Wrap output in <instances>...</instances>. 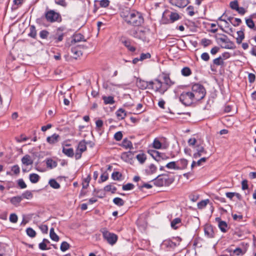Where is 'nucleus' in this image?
I'll return each instance as SVG.
<instances>
[{
	"mask_svg": "<svg viewBox=\"0 0 256 256\" xmlns=\"http://www.w3.org/2000/svg\"><path fill=\"white\" fill-rule=\"evenodd\" d=\"M18 184L20 188L22 189L25 188L27 186L26 184L22 179L18 180Z\"/></svg>",
	"mask_w": 256,
	"mask_h": 256,
	"instance_id": "obj_59",
	"label": "nucleus"
},
{
	"mask_svg": "<svg viewBox=\"0 0 256 256\" xmlns=\"http://www.w3.org/2000/svg\"><path fill=\"white\" fill-rule=\"evenodd\" d=\"M100 232L102 233L104 238L109 244L113 245L116 243L118 240V236L116 234L109 232L107 228H101Z\"/></svg>",
	"mask_w": 256,
	"mask_h": 256,
	"instance_id": "obj_6",
	"label": "nucleus"
},
{
	"mask_svg": "<svg viewBox=\"0 0 256 256\" xmlns=\"http://www.w3.org/2000/svg\"><path fill=\"white\" fill-rule=\"evenodd\" d=\"M120 16L128 24L134 26H140L144 22L142 14L136 10L123 9Z\"/></svg>",
	"mask_w": 256,
	"mask_h": 256,
	"instance_id": "obj_1",
	"label": "nucleus"
},
{
	"mask_svg": "<svg viewBox=\"0 0 256 256\" xmlns=\"http://www.w3.org/2000/svg\"><path fill=\"white\" fill-rule=\"evenodd\" d=\"M54 2L56 4L64 8H66L68 5L66 0H54Z\"/></svg>",
	"mask_w": 256,
	"mask_h": 256,
	"instance_id": "obj_53",
	"label": "nucleus"
},
{
	"mask_svg": "<svg viewBox=\"0 0 256 256\" xmlns=\"http://www.w3.org/2000/svg\"><path fill=\"white\" fill-rule=\"evenodd\" d=\"M210 200L208 199L202 200L198 203V208L199 209H202L206 206Z\"/></svg>",
	"mask_w": 256,
	"mask_h": 256,
	"instance_id": "obj_39",
	"label": "nucleus"
},
{
	"mask_svg": "<svg viewBox=\"0 0 256 256\" xmlns=\"http://www.w3.org/2000/svg\"><path fill=\"white\" fill-rule=\"evenodd\" d=\"M238 38H236V42L238 44L242 43V40L244 38V29L242 28L241 30L237 32Z\"/></svg>",
	"mask_w": 256,
	"mask_h": 256,
	"instance_id": "obj_23",
	"label": "nucleus"
},
{
	"mask_svg": "<svg viewBox=\"0 0 256 256\" xmlns=\"http://www.w3.org/2000/svg\"><path fill=\"white\" fill-rule=\"evenodd\" d=\"M153 180H154V184L156 186H167L172 184L174 182V178H170L166 174H162L158 176Z\"/></svg>",
	"mask_w": 256,
	"mask_h": 256,
	"instance_id": "obj_4",
	"label": "nucleus"
},
{
	"mask_svg": "<svg viewBox=\"0 0 256 256\" xmlns=\"http://www.w3.org/2000/svg\"><path fill=\"white\" fill-rule=\"evenodd\" d=\"M213 64L217 66H224V62L222 58L220 56L213 60Z\"/></svg>",
	"mask_w": 256,
	"mask_h": 256,
	"instance_id": "obj_30",
	"label": "nucleus"
},
{
	"mask_svg": "<svg viewBox=\"0 0 256 256\" xmlns=\"http://www.w3.org/2000/svg\"><path fill=\"white\" fill-rule=\"evenodd\" d=\"M117 117L119 119H124L126 116V112L122 108H120L116 112Z\"/></svg>",
	"mask_w": 256,
	"mask_h": 256,
	"instance_id": "obj_29",
	"label": "nucleus"
},
{
	"mask_svg": "<svg viewBox=\"0 0 256 256\" xmlns=\"http://www.w3.org/2000/svg\"><path fill=\"white\" fill-rule=\"evenodd\" d=\"M100 2V5L102 8H106L108 7L110 3L109 0H101L100 1L96 0L94 2Z\"/></svg>",
	"mask_w": 256,
	"mask_h": 256,
	"instance_id": "obj_45",
	"label": "nucleus"
},
{
	"mask_svg": "<svg viewBox=\"0 0 256 256\" xmlns=\"http://www.w3.org/2000/svg\"><path fill=\"white\" fill-rule=\"evenodd\" d=\"M51 187L54 189H58L60 188V184L54 179H51L48 182Z\"/></svg>",
	"mask_w": 256,
	"mask_h": 256,
	"instance_id": "obj_37",
	"label": "nucleus"
},
{
	"mask_svg": "<svg viewBox=\"0 0 256 256\" xmlns=\"http://www.w3.org/2000/svg\"><path fill=\"white\" fill-rule=\"evenodd\" d=\"M60 139L58 134H54L52 136H48L46 138V142L50 144H54L58 142Z\"/></svg>",
	"mask_w": 256,
	"mask_h": 256,
	"instance_id": "obj_18",
	"label": "nucleus"
},
{
	"mask_svg": "<svg viewBox=\"0 0 256 256\" xmlns=\"http://www.w3.org/2000/svg\"><path fill=\"white\" fill-rule=\"evenodd\" d=\"M18 216L15 214H12L10 216V221L12 223H16L18 222Z\"/></svg>",
	"mask_w": 256,
	"mask_h": 256,
	"instance_id": "obj_57",
	"label": "nucleus"
},
{
	"mask_svg": "<svg viewBox=\"0 0 256 256\" xmlns=\"http://www.w3.org/2000/svg\"><path fill=\"white\" fill-rule=\"evenodd\" d=\"M108 178V174L106 172H104L101 174L100 178V180H99V182H104L106 181Z\"/></svg>",
	"mask_w": 256,
	"mask_h": 256,
	"instance_id": "obj_61",
	"label": "nucleus"
},
{
	"mask_svg": "<svg viewBox=\"0 0 256 256\" xmlns=\"http://www.w3.org/2000/svg\"><path fill=\"white\" fill-rule=\"evenodd\" d=\"M164 244L166 245L167 246H170V248H174L176 246V242L168 240L164 241Z\"/></svg>",
	"mask_w": 256,
	"mask_h": 256,
	"instance_id": "obj_51",
	"label": "nucleus"
},
{
	"mask_svg": "<svg viewBox=\"0 0 256 256\" xmlns=\"http://www.w3.org/2000/svg\"><path fill=\"white\" fill-rule=\"evenodd\" d=\"M49 32L46 30H42L40 33V36L42 38L45 39L46 38Z\"/></svg>",
	"mask_w": 256,
	"mask_h": 256,
	"instance_id": "obj_62",
	"label": "nucleus"
},
{
	"mask_svg": "<svg viewBox=\"0 0 256 256\" xmlns=\"http://www.w3.org/2000/svg\"><path fill=\"white\" fill-rule=\"evenodd\" d=\"M26 234L31 238H34L36 235V232L31 228H28L26 230Z\"/></svg>",
	"mask_w": 256,
	"mask_h": 256,
	"instance_id": "obj_49",
	"label": "nucleus"
},
{
	"mask_svg": "<svg viewBox=\"0 0 256 256\" xmlns=\"http://www.w3.org/2000/svg\"><path fill=\"white\" fill-rule=\"evenodd\" d=\"M129 33L134 38L145 41L147 39L146 36L149 32L145 28H132L129 31Z\"/></svg>",
	"mask_w": 256,
	"mask_h": 256,
	"instance_id": "obj_5",
	"label": "nucleus"
},
{
	"mask_svg": "<svg viewBox=\"0 0 256 256\" xmlns=\"http://www.w3.org/2000/svg\"><path fill=\"white\" fill-rule=\"evenodd\" d=\"M22 164L25 166H28L32 165L33 164V160L32 157L28 154H26L22 158Z\"/></svg>",
	"mask_w": 256,
	"mask_h": 256,
	"instance_id": "obj_16",
	"label": "nucleus"
},
{
	"mask_svg": "<svg viewBox=\"0 0 256 256\" xmlns=\"http://www.w3.org/2000/svg\"><path fill=\"white\" fill-rule=\"evenodd\" d=\"M242 22V20L239 18H235L233 22H231V24L234 26H238Z\"/></svg>",
	"mask_w": 256,
	"mask_h": 256,
	"instance_id": "obj_64",
	"label": "nucleus"
},
{
	"mask_svg": "<svg viewBox=\"0 0 256 256\" xmlns=\"http://www.w3.org/2000/svg\"><path fill=\"white\" fill-rule=\"evenodd\" d=\"M45 17L46 20L50 22H60L62 20L60 14L54 10L46 11L45 13Z\"/></svg>",
	"mask_w": 256,
	"mask_h": 256,
	"instance_id": "obj_8",
	"label": "nucleus"
},
{
	"mask_svg": "<svg viewBox=\"0 0 256 256\" xmlns=\"http://www.w3.org/2000/svg\"><path fill=\"white\" fill-rule=\"evenodd\" d=\"M180 101L185 106H190L196 102L191 92H183L180 96Z\"/></svg>",
	"mask_w": 256,
	"mask_h": 256,
	"instance_id": "obj_7",
	"label": "nucleus"
},
{
	"mask_svg": "<svg viewBox=\"0 0 256 256\" xmlns=\"http://www.w3.org/2000/svg\"><path fill=\"white\" fill-rule=\"evenodd\" d=\"M113 202L115 204L118 206H122L124 204V200L122 198L118 197L114 198Z\"/></svg>",
	"mask_w": 256,
	"mask_h": 256,
	"instance_id": "obj_42",
	"label": "nucleus"
},
{
	"mask_svg": "<svg viewBox=\"0 0 256 256\" xmlns=\"http://www.w3.org/2000/svg\"><path fill=\"white\" fill-rule=\"evenodd\" d=\"M218 226L222 232H226L228 224L226 222H220V224H218Z\"/></svg>",
	"mask_w": 256,
	"mask_h": 256,
	"instance_id": "obj_35",
	"label": "nucleus"
},
{
	"mask_svg": "<svg viewBox=\"0 0 256 256\" xmlns=\"http://www.w3.org/2000/svg\"><path fill=\"white\" fill-rule=\"evenodd\" d=\"M70 248V244L66 242H63L60 245V249L62 252H65Z\"/></svg>",
	"mask_w": 256,
	"mask_h": 256,
	"instance_id": "obj_47",
	"label": "nucleus"
},
{
	"mask_svg": "<svg viewBox=\"0 0 256 256\" xmlns=\"http://www.w3.org/2000/svg\"><path fill=\"white\" fill-rule=\"evenodd\" d=\"M46 164L48 168H52L57 166V162L51 158L48 159L46 161Z\"/></svg>",
	"mask_w": 256,
	"mask_h": 256,
	"instance_id": "obj_34",
	"label": "nucleus"
},
{
	"mask_svg": "<svg viewBox=\"0 0 256 256\" xmlns=\"http://www.w3.org/2000/svg\"><path fill=\"white\" fill-rule=\"evenodd\" d=\"M11 170L14 174L18 175L20 172V168L18 165H14L11 168Z\"/></svg>",
	"mask_w": 256,
	"mask_h": 256,
	"instance_id": "obj_50",
	"label": "nucleus"
},
{
	"mask_svg": "<svg viewBox=\"0 0 256 256\" xmlns=\"http://www.w3.org/2000/svg\"><path fill=\"white\" fill-rule=\"evenodd\" d=\"M22 200V199L21 196H18L12 198H10V202L12 204L16 206L19 204V203L21 202Z\"/></svg>",
	"mask_w": 256,
	"mask_h": 256,
	"instance_id": "obj_27",
	"label": "nucleus"
},
{
	"mask_svg": "<svg viewBox=\"0 0 256 256\" xmlns=\"http://www.w3.org/2000/svg\"><path fill=\"white\" fill-rule=\"evenodd\" d=\"M181 222L182 220L180 218H175L171 222V227L174 230H176L180 226Z\"/></svg>",
	"mask_w": 256,
	"mask_h": 256,
	"instance_id": "obj_21",
	"label": "nucleus"
},
{
	"mask_svg": "<svg viewBox=\"0 0 256 256\" xmlns=\"http://www.w3.org/2000/svg\"><path fill=\"white\" fill-rule=\"evenodd\" d=\"M121 146L126 149L132 150L134 148L132 142L126 138L123 140Z\"/></svg>",
	"mask_w": 256,
	"mask_h": 256,
	"instance_id": "obj_19",
	"label": "nucleus"
},
{
	"mask_svg": "<svg viewBox=\"0 0 256 256\" xmlns=\"http://www.w3.org/2000/svg\"><path fill=\"white\" fill-rule=\"evenodd\" d=\"M150 84L152 90H154L155 92H158L161 94H164L168 89L164 82L158 79H155L154 80H152Z\"/></svg>",
	"mask_w": 256,
	"mask_h": 256,
	"instance_id": "obj_3",
	"label": "nucleus"
},
{
	"mask_svg": "<svg viewBox=\"0 0 256 256\" xmlns=\"http://www.w3.org/2000/svg\"><path fill=\"white\" fill-rule=\"evenodd\" d=\"M195 148L196 150V152L194 154V158H197L200 157L202 154L206 153V150L200 144H197L195 146Z\"/></svg>",
	"mask_w": 256,
	"mask_h": 256,
	"instance_id": "obj_12",
	"label": "nucleus"
},
{
	"mask_svg": "<svg viewBox=\"0 0 256 256\" xmlns=\"http://www.w3.org/2000/svg\"><path fill=\"white\" fill-rule=\"evenodd\" d=\"M150 58V53H148V52H147L146 54L142 53L140 54L139 60H140V61H142L144 60Z\"/></svg>",
	"mask_w": 256,
	"mask_h": 256,
	"instance_id": "obj_60",
	"label": "nucleus"
},
{
	"mask_svg": "<svg viewBox=\"0 0 256 256\" xmlns=\"http://www.w3.org/2000/svg\"><path fill=\"white\" fill-rule=\"evenodd\" d=\"M148 152L158 162H161L169 158L166 154L160 152L156 150H148Z\"/></svg>",
	"mask_w": 256,
	"mask_h": 256,
	"instance_id": "obj_9",
	"label": "nucleus"
},
{
	"mask_svg": "<svg viewBox=\"0 0 256 256\" xmlns=\"http://www.w3.org/2000/svg\"><path fill=\"white\" fill-rule=\"evenodd\" d=\"M153 147L156 149H166V144H163L161 143L160 138H155L152 143Z\"/></svg>",
	"mask_w": 256,
	"mask_h": 256,
	"instance_id": "obj_15",
	"label": "nucleus"
},
{
	"mask_svg": "<svg viewBox=\"0 0 256 256\" xmlns=\"http://www.w3.org/2000/svg\"><path fill=\"white\" fill-rule=\"evenodd\" d=\"M150 82H152V81L147 82L140 80L137 82V86L140 88L142 90H146V88L152 89L150 84Z\"/></svg>",
	"mask_w": 256,
	"mask_h": 256,
	"instance_id": "obj_13",
	"label": "nucleus"
},
{
	"mask_svg": "<svg viewBox=\"0 0 256 256\" xmlns=\"http://www.w3.org/2000/svg\"><path fill=\"white\" fill-rule=\"evenodd\" d=\"M134 188V185L131 183H128L126 184L123 185L122 190H132Z\"/></svg>",
	"mask_w": 256,
	"mask_h": 256,
	"instance_id": "obj_52",
	"label": "nucleus"
},
{
	"mask_svg": "<svg viewBox=\"0 0 256 256\" xmlns=\"http://www.w3.org/2000/svg\"><path fill=\"white\" fill-rule=\"evenodd\" d=\"M136 158L141 164H144L146 160V156L144 153H140L136 155Z\"/></svg>",
	"mask_w": 256,
	"mask_h": 256,
	"instance_id": "obj_33",
	"label": "nucleus"
},
{
	"mask_svg": "<svg viewBox=\"0 0 256 256\" xmlns=\"http://www.w3.org/2000/svg\"><path fill=\"white\" fill-rule=\"evenodd\" d=\"M204 234L209 238H212L214 236L213 228L211 225H206L204 227Z\"/></svg>",
	"mask_w": 256,
	"mask_h": 256,
	"instance_id": "obj_14",
	"label": "nucleus"
},
{
	"mask_svg": "<svg viewBox=\"0 0 256 256\" xmlns=\"http://www.w3.org/2000/svg\"><path fill=\"white\" fill-rule=\"evenodd\" d=\"M50 236L52 240L55 242H58L59 240V236L55 233L53 228L50 229Z\"/></svg>",
	"mask_w": 256,
	"mask_h": 256,
	"instance_id": "obj_28",
	"label": "nucleus"
},
{
	"mask_svg": "<svg viewBox=\"0 0 256 256\" xmlns=\"http://www.w3.org/2000/svg\"><path fill=\"white\" fill-rule=\"evenodd\" d=\"M188 142L190 146H194L195 145L196 146L198 144L196 140L194 138H190Z\"/></svg>",
	"mask_w": 256,
	"mask_h": 256,
	"instance_id": "obj_63",
	"label": "nucleus"
},
{
	"mask_svg": "<svg viewBox=\"0 0 256 256\" xmlns=\"http://www.w3.org/2000/svg\"><path fill=\"white\" fill-rule=\"evenodd\" d=\"M246 22L248 27L250 28H254L255 26V24L254 20L251 18H248L246 20Z\"/></svg>",
	"mask_w": 256,
	"mask_h": 256,
	"instance_id": "obj_46",
	"label": "nucleus"
},
{
	"mask_svg": "<svg viewBox=\"0 0 256 256\" xmlns=\"http://www.w3.org/2000/svg\"><path fill=\"white\" fill-rule=\"evenodd\" d=\"M30 32L28 36L32 38H36V30L34 26H31L30 28Z\"/></svg>",
	"mask_w": 256,
	"mask_h": 256,
	"instance_id": "obj_40",
	"label": "nucleus"
},
{
	"mask_svg": "<svg viewBox=\"0 0 256 256\" xmlns=\"http://www.w3.org/2000/svg\"><path fill=\"white\" fill-rule=\"evenodd\" d=\"M73 40L74 42H80L81 41H86L84 36L81 34H76L74 35Z\"/></svg>",
	"mask_w": 256,
	"mask_h": 256,
	"instance_id": "obj_32",
	"label": "nucleus"
},
{
	"mask_svg": "<svg viewBox=\"0 0 256 256\" xmlns=\"http://www.w3.org/2000/svg\"><path fill=\"white\" fill-rule=\"evenodd\" d=\"M122 138V134L120 131L116 132L114 135V138L116 141L120 140Z\"/></svg>",
	"mask_w": 256,
	"mask_h": 256,
	"instance_id": "obj_55",
	"label": "nucleus"
},
{
	"mask_svg": "<svg viewBox=\"0 0 256 256\" xmlns=\"http://www.w3.org/2000/svg\"><path fill=\"white\" fill-rule=\"evenodd\" d=\"M86 142L85 140H81L78 146L76 152L74 154L76 160H78L81 158L82 154L83 152L86 150Z\"/></svg>",
	"mask_w": 256,
	"mask_h": 256,
	"instance_id": "obj_10",
	"label": "nucleus"
},
{
	"mask_svg": "<svg viewBox=\"0 0 256 256\" xmlns=\"http://www.w3.org/2000/svg\"><path fill=\"white\" fill-rule=\"evenodd\" d=\"M29 178L30 180L32 183L36 184L39 181L40 179V176H39L38 174L33 173L30 174Z\"/></svg>",
	"mask_w": 256,
	"mask_h": 256,
	"instance_id": "obj_24",
	"label": "nucleus"
},
{
	"mask_svg": "<svg viewBox=\"0 0 256 256\" xmlns=\"http://www.w3.org/2000/svg\"><path fill=\"white\" fill-rule=\"evenodd\" d=\"M192 94L196 102L202 99L206 94L204 86L200 84H194L192 88Z\"/></svg>",
	"mask_w": 256,
	"mask_h": 256,
	"instance_id": "obj_2",
	"label": "nucleus"
},
{
	"mask_svg": "<svg viewBox=\"0 0 256 256\" xmlns=\"http://www.w3.org/2000/svg\"><path fill=\"white\" fill-rule=\"evenodd\" d=\"M64 34H56V35L54 36L52 38L54 42L58 43L62 41L64 38Z\"/></svg>",
	"mask_w": 256,
	"mask_h": 256,
	"instance_id": "obj_38",
	"label": "nucleus"
},
{
	"mask_svg": "<svg viewBox=\"0 0 256 256\" xmlns=\"http://www.w3.org/2000/svg\"><path fill=\"white\" fill-rule=\"evenodd\" d=\"M170 18L172 22H174L180 18V16L178 13L171 12L170 16Z\"/></svg>",
	"mask_w": 256,
	"mask_h": 256,
	"instance_id": "obj_43",
	"label": "nucleus"
},
{
	"mask_svg": "<svg viewBox=\"0 0 256 256\" xmlns=\"http://www.w3.org/2000/svg\"><path fill=\"white\" fill-rule=\"evenodd\" d=\"M20 196L22 199L25 198L27 200H30L33 198V194L30 190H26L23 192Z\"/></svg>",
	"mask_w": 256,
	"mask_h": 256,
	"instance_id": "obj_31",
	"label": "nucleus"
},
{
	"mask_svg": "<svg viewBox=\"0 0 256 256\" xmlns=\"http://www.w3.org/2000/svg\"><path fill=\"white\" fill-rule=\"evenodd\" d=\"M188 14L190 16H193L194 14V8L192 6H190L186 8Z\"/></svg>",
	"mask_w": 256,
	"mask_h": 256,
	"instance_id": "obj_58",
	"label": "nucleus"
},
{
	"mask_svg": "<svg viewBox=\"0 0 256 256\" xmlns=\"http://www.w3.org/2000/svg\"><path fill=\"white\" fill-rule=\"evenodd\" d=\"M104 190L106 192H111L112 193L114 194L116 190V188L111 184L106 186L104 188Z\"/></svg>",
	"mask_w": 256,
	"mask_h": 256,
	"instance_id": "obj_36",
	"label": "nucleus"
},
{
	"mask_svg": "<svg viewBox=\"0 0 256 256\" xmlns=\"http://www.w3.org/2000/svg\"><path fill=\"white\" fill-rule=\"evenodd\" d=\"M166 166L169 169L178 170L176 162H171L168 163Z\"/></svg>",
	"mask_w": 256,
	"mask_h": 256,
	"instance_id": "obj_44",
	"label": "nucleus"
},
{
	"mask_svg": "<svg viewBox=\"0 0 256 256\" xmlns=\"http://www.w3.org/2000/svg\"><path fill=\"white\" fill-rule=\"evenodd\" d=\"M163 81L165 85L169 88L172 86L174 84V82L170 79L168 74H164L162 76Z\"/></svg>",
	"mask_w": 256,
	"mask_h": 256,
	"instance_id": "obj_17",
	"label": "nucleus"
},
{
	"mask_svg": "<svg viewBox=\"0 0 256 256\" xmlns=\"http://www.w3.org/2000/svg\"><path fill=\"white\" fill-rule=\"evenodd\" d=\"M122 176V175L120 172H112V178L114 180H118L120 179Z\"/></svg>",
	"mask_w": 256,
	"mask_h": 256,
	"instance_id": "obj_48",
	"label": "nucleus"
},
{
	"mask_svg": "<svg viewBox=\"0 0 256 256\" xmlns=\"http://www.w3.org/2000/svg\"><path fill=\"white\" fill-rule=\"evenodd\" d=\"M230 8L234 10H236L237 8H238V4L237 0H234L231 2L230 4Z\"/></svg>",
	"mask_w": 256,
	"mask_h": 256,
	"instance_id": "obj_54",
	"label": "nucleus"
},
{
	"mask_svg": "<svg viewBox=\"0 0 256 256\" xmlns=\"http://www.w3.org/2000/svg\"><path fill=\"white\" fill-rule=\"evenodd\" d=\"M62 152L66 156L68 157H72L74 156V150L72 148H66L63 147Z\"/></svg>",
	"mask_w": 256,
	"mask_h": 256,
	"instance_id": "obj_26",
	"label": "nucleus"
},
{
	"mask_svg": "<svg viewBox=\"0 0 256 256\" xmlns=\"http://www.w3.org/2000/svg\"><path fill=\"white\" fill-rule=\"evenodd\" d=\"M156 170V166L154 164H150L145 170V172L147 175H151L154 174Z\"/></svg>",
	"mask_w": 256,
	"mask_h": 256,
	"instance_id": "obj_20",
	"label": "nucleus"
},
{
	"mask_svg": "<svg viewBox=\"0 0 256 256\" xmlns=\"http://www.w3.org/2000/svg\"><path fill=\"white\" fill-rule=\"evenodd\" d=\"M102 100L106 104H112L115 102L114 98L112 96H103Z\"/></svg>",
	"mask_w": 256,
	"mask_h": 256,
	"instance_id": "obj_25",
	"label": "nucleus"
},
{
	"mask_svg": "<svg viewBox=\"0 0 256 256\" xmlns=\"http://www.w3.org/2000/svg\"><path fill=\"white\" fill-rule=\"evenodd\" d=\"M178 164L177 166L178 170H183L186 168L188 164V161L186 159L182 158L178 162Z\"/></svg>",
	"mask_w": 256,
	"mask_h": 256,
	"instance_id": "obj_22",
	"label": "nucleus"
},
{
	"mask_svg": "<svg viewBox=\"0 0 256 256\" xmlns=\"http://www.w3.org/2000/svg\"><path fill=\"white\" fill-rule=\"evenodd\" d=\"M201 44L204 47H206L211 44V40L206 38H202L201 40Z\"/></svg>",
	"mask_w": 256,
	"mask_h": 256,
	"instance_id": "obj_56",
	"label": "nucleus"
},
{
	"mask_svg": "<svg viewBox=\"0 0 256 256\" xmlns=\"http://www.w3.org/2000/svg\"><path fill=\"white\" fill-rule=\"evenodd\" d=\"M170 3L180 8L186 7L190 3L189 0H170Z\"/></svg>",
	"mask_w": 256,
	"mask_h": 256,
	"instance_id": "obj_11",
	"label": "nucleus"
},
{
	"mask_svg": "<svg viewBox=\"0 0 256 256\" xmlns=\"http://www.w3.org/2000/svg\"><path fill=\"white\" fill-rule=\"evenodd\" d=\"M182 74L185 76H189L192 74L190 69L188 67H184L182 70Z\"/></svg>",
	"mask_w": 256,
	"mask_h": 256,
	"instance_id": "obj_41",
	"label": "nucleus"
}]
</instances>
